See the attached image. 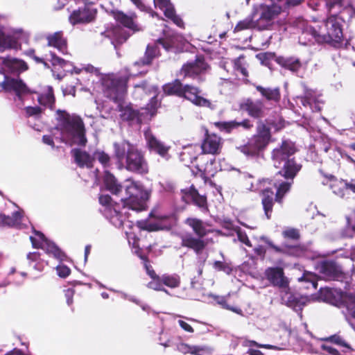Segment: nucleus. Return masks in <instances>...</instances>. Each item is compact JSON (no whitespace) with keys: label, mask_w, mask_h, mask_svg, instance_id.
<instances>
[{"label":"nucleus","mask_w":355,"mask_h":355,"mask_svg":"<svg viewBox=\"0 0 355 355\" xmlns=\"http://www.w3.org/2000/svg\"><path fill=\"white\" fill-rule=\"evenodd\" d=\"M128 78L116 75L107 76L102 79V84L105 88V96L118 103L119 110L121 112V117L123 120L130 121L131 123H139L143 121V115L146 114L152 117L156 112L159 106V102L157 99V88L154 86L147 87L145 83L135 86L134 95L136 98H139L143 94L148 92L153 94L150 103L144 109V112L141 114L131 107L126 106L123 107L122 102L126 95V83Z\"/></svg>","instance_id":"1"},{"label":"nucleus","mask_w":355,"mask_h":355,"mask_svg":"<svg viewBox=\"0 0 355 355\" xmlns=\"http://www.w3.org/2000/svg\"><path fill=\"white\" fill-rule=\"evenodd\" d=\"M294 144L290 141H282V145L275 148L272 153V160L275 168H282L279 173L286 179L291 180L296 176L301 169V165L297 164L293 158L291 157L295 153ZM293 181L282 182L279 184L275 183L277 189L275 200L281 203L284 195L291 189Z\"/></svg>","instance_id":"2"},{"label":"nucleus","mask_w":355,"mask_h":355,"mask_svg":"<svg viewBox=\"0 0 355 355\" xmlns=\"http://www.w3.org/2000/svg\"><path fill=\"white\" fill-rule=\"evenodd\" d=\"M104 183L107 189L116 196L123 189H125V196L121 199L123 208L128 207L137 211L146 209V202L150 198L151 191L144 189L139 182L128 179L122 186L112 174L105 171Z\"/></svg>","instance_id":"3"},{"label":"nucleus","mask_w":355,"mask_h":355,"mask_svg":"<svg viewBox=\"0 0 355 355\" xmlns=\"http://www.w3.org/2000/svg\"><path fill=\"white\" fill-rule=\"evenodd\" d=\"M114 152L120 168L140 174L148 172V166L144 153L126 140L114 144Z\"/></svg>","instance_id":"4"},{"label":"nucleus","mask_w":355,"mask_h":355,"mask_svg":"<svg viewBox=\"0 0 355 355\" xmlns=\"http://www.w3.org/2000/svg\"><path fill=\"white\" fill-rule=\"evenodd\" d=\"M58 128L62 139L69 145L85 146L87 141L85 128L82 119L64 111H57Z\"/></svg>","instance_id":"5"},{"label":"nucleus","mask_w":355,"mask_h":355,"mask_svg":"<svg viewBox=\"0 0 355 355\" xmlns=\"http://www.w3.org/2000/svg\"><path fill=\"white\" fill-rule=\"evenodd\" d=\"M265 275L273 286L282 289V292L284 293L282 295V300L286 306L295 311H300L306 304L308 302L306 297L295 295L288 292V282L284 275L282 268H268L265 271Z\"/></svg>","instance_id":"6"},{"label":"nucleus","mask_w":355,"mask_h":355,"mask_svg":"<svg viewBox=\"0 0 355 355\" xmlns=\"http://www.w3.org/2000/svg\"><path fill=\"white\" fill-rule=\"evenodd\" d=\"M185 224L189 226L198 238L191 234L182 236V245L194 250L199 254L207 245V243L202 239L211 230L206 228V223L197 218H188L185 220Z\"/></svg>","instance_id":"7"},{"label":"nucleus","mask_w":355,"mask_h":355,"mask_svg":"<svg viewBox=\"0 0 355 355\" xmlns=\"http://www.w3.org/2000/svg\"><path fill=\"white\" fill-rule=\"evenodd\" d=\"M29 34L21 28H14L9 26L5 19L0 16V52L7 50L17 49L20 42L27 43Z\"/></svg>","instance_id":"8"},{"label":"nucleus","mask_w":355,"mask_h":355,"mask_svg":"<svg viewBox=\"0 0 355 355\" xmlns=\"http://www.w3.org/2000/svg\"><path fill=\"white\" fill-rule=\"evenodd\" d=\"M342 23L338 17L333 13H329L327 20L323 21L322 25H318L319 31L318 42L334 44L341 42L343 37Z\"/></svg>","instance_id":"9"},{"label":"nucleus","mask_w":355,"mask_h":355,"mask_svg":"<svg viewBox=\"0 0 355 355\" xmlns=\"http://www.w3.org/2000/svg\"><path fill=\"white\" fill-rule=\"evenodd\" d=\"M279 13V8L261 3L253 6L250 15L255 24L256 29L265 30L272 26L274 19Z\"/></svg>","instance_id":"10"},{"label":"nucleus","mask_w":355,"mask_h":355,"mask_svg":"<svg viewBox=\"0 0 355 355\" xmlns=\"http://www.w3.org/2000/svg\"><path fill=\"white\" fill-rule=\"evenodd\" d=\"M180 37L179 36H173L171 38L168 39H159L155 45H148L146 52V59L142 62H136L133 67L130 69V76H137V74H141L144 73V70L139 71L138 73H135V69L137 67L142 65H148L150 63L152 59L158 55V48L159 46H162L166 51H168L172 50L174 48L177 47L176 42L179 40Z\"/></svg>","instance_id":"11"},{"label":"nucleus","mask_w":355,"mask_h":355,"mask_svg":"<svg viewBox=\"0 0 355 355\" xmlns=\"http://www.w3.org/2000/svg\"><path fill=\"white\" fill-rule=\"evenodd\" d=\"M245 180L243 182L244 187L247 190L253 191L259 189L262 192V205L266 216L268 218H270V214L273 206L274 192L269 188H263L266 184H270L268 180H263L259 183V187L255 188L253 182L251 181L252 178L251 175L245 176Z\"/></svg>","instance_id":"12"},{"label":"nucleus","mask_w":355,"mask_h":355,"mask_svg":"<svg viewBox=\"0 0 355 355\" xmlns=\"http://www.w3.org/2000/svg\"><path fill=\"white\" fill-rule=\"evenodd\" d=\"M35 236H30L33 248H41L60 261H63L65 259L64 253L54 243L48 240L42 233L35 231Z\"/></svg>","instance_id":"13"},{"label":"nucleus","mask_w":355,"mask_h":355,"mask_svg":"<svg viewBox=\"0 0 355 355\" xmlns=\"http://www.w3.org/2000/svg\"><path fill=\"white\" fill-rule=\"evenodd\" d=\"M326 6L329 12L338 17L342 22L355 15V10L347 0H327Z\"/></svg>","instance_id":"14"},{"label":"nucleus","mask_w":355,"mask_h":355,"mask_svg":"<svg viewBox=\"0 0 355 355\" xmlns=\"http://www.w3.org/2000/svg\"><path fill=\"white\" fill-rule=\"evenodd\" d=\"M295 26L298 30L299 42L302 45H308L318 42V36L319 31L318 25L313 26L309 25L307 21L303 19H297L295 21Z\"/></svg>","instance_id":"15"},{"label":"nucleus","mask_w":355,"mask_h":355,"mask_svg":"<svg viewBox=\"0 0 355 355\" xmlns=\"http://www.w3.org/2000/svg\"><path fill=\"white\" fill-rule=\"evenodd\" d=\"M317 270L327 280L343 281L345 276L340 266L334 261H322L318 264Z\"/></svg>","instance_id":"16"},{"label":"nucleus","mask_w":355,"mask_h":355,"mask_svg":"<svg viewBox=\"0 0 355 355\" xmlns=\"http://www.w3.org/2000/svg\"><path fill=\"white\" fill-rule=\"evenodd\" d=\"M200 90L198 88L189 85H185L182 87L180 96L189 100L197 106L214 109V106L212 103L208 99L200 96Z\"/></svg>","instance_id":"17"},{"label":"nucleus","mask_w":355,"mask_h":355,"mask_svg":"<svg viewBox=\"0 0 355 355\" xmlns=\"http://www.w3.org/2000/svg\"><path fill=\"white\" fill-rule=\"evenodd\" d=\"M328 182L333 193L340 198L348 197L350 193H355V184L352 182H347L334 177H331Z\"/></svg>","instance_id":"18"},{"label":"nucleus","mask_w":355,"mask_h":355,"mask_svg":"<svg viewBox=\"0 0 355 355\" xmlns=\"http://www.w3.org/2000/svg\"><path fill=\"white\" fill-rule=\"evenodd\" d=\"M223 139L215 134L207 135L201 144L204 154L218 155L223 148Z\"/></svg>","instance_id":"19"},{"label":"nucleus","mask_w":355,"mask_h":355,"mask_svg":"<svg viewBox=\"0 0 355 355\" xmlns=\"http://www.w3.org/2000/svg\"><path fill=\"white\" fill-rule=\"evenodd\" d=\"M1 85L5 90L14 91L19 98H21V95L31 92L25 83L18 78L5 76Z\"/></svg>","instance_id":"20"},{"label":"nucleus","mask_w":355,"mask_h":355,"mask_svg":"<svg viewBox=\"0 0 355 355\" xmlns=\"http://www.w3.org/2000/svg\"><path fill=\"white\" fill-rule=\"evenodd\" d=\"M144 137L148 148L155 151L160 156L166 157L169 150V146H166L161 141L158 140L152 133L150 129L144 132Z\"/></svg>","instance_id":"21"},{"label":"nucleus","mask_w":355,"mask_h":355,"mask_svg":"<svg viewBox=\"0 0 355 355\" xmlns=\"http://www.w3.org/2000/svg\"><path fill=\"white\" fill-rule=\"evenodd\" d=\"M270 135L268 128L260 123L257 127V135L252 141V145L256 150H261L265 148L269 142Z\"/></svg>","instance_id":"22"},{"label":"nucleus","mask_w":355,"mask_h":355,"mask_svg":"<svg viewBox=\"0 0 355 355\" xmlns=\"http://www.w3.org/2000/svg\"><path fill=\"white\" fill-rule=\"evenodd\" d=\"M320 96V94L313 90L309 89L305 92L304 96L297 97V99L304 107H310L312 111L316 112L320 111L321 109Z\"/></svg>","instance_id":"23"},{"label":"nucleus","mask_w":355,"mask_h":355,"mask_svg":"<svg viewBox=\"0 0 355 355\" xmlns=\"http://www.w3.org/2000/svg\"><path fill=\"white\" fill-rule=\"evenodd\" d=\"M166 218V216L151 214L149 220L139 222V227L150 232L162 230L164 227L162 222Z\"/></svg>","instance_id":"24"},{"label":"nucleus","mask_w":355,"mask_h":355,"mask_svg":"<svg viewBox=\"0 0 355 355\" xmlns=\"http://www.w3.org/2000/svg\"><path fill=\"white\" fill-rule=\"evenodd\" d=\"M241 108L247 112L248 114L254 118H259L262 116L263 104L261 101L245 100L241 105Z\"/></svg>","instance_id":"25"},{"label":"nucleus","mask_w":355,"mask_h":355,"mask_svg":"<svg viewBox=\"0 0 355 355\" xmlns=\"http://www.w3.org/2000/svg\"><path fill=\"white\" fill-rule=\"evenodd\" d=\"M83 7H79L69 16V22L73 25L86 24L89 22V7L88 3L85 2L83 3Z\"/></svg>","instance_id":"26"},{"label":"nucleus","mask_w":355,"mask_h":355,"mask_svg":"<svg viewBox=\"0 0 355 355\" xmlns=\"http://www.w3.org/2000/svg\"><path fill=\"white\" fill-rule=\"evenodd\" d=\"M119 205L113 206V207L105 208V215L110 221L116 227L123 226L126 221V217L119 210Z\"/></svg>","instance_id":"27"},{"label":"nucleus","mask_w":355,"mask_h":355,"mask_svg":"<svg viewBox=\"0 0 355 355\" xmlns=\"http://www.w3.org/2000/svg\"><path fill=\"white\" fill-rule=\"evenodd\" d=\"M48 45L57 49L63 54L67 53V40L63 37L62 31H58L47 35Z\"/></svg>","instance_id":"28"},{"label":"nucleus","mask_w":355,"mask_h":355,"mask_svg":"<svg viewBox=\"0 0 355 355\" xmlns=\"http://www.w3.org/2000/svg\"><path fill=\"white\" fill-rule=\"evenodd\" d=\"M207 64L202 59H197L195 62L184 64L181 69V74L184 76H192L206 70Z\"/></svg>","instance_id":"29"},{"label":"nucleus","mask_w":355,"mask_h":355,"mask_svg":"<svg viewBox=\"0 0 355 355\" xmlns=\"http://www.w3.org/2000/svg\"><path fill=\"white\" fill-rule=\"evenodd\" d=\"M0 64L12 72H21L28 69L26 63L19 59L10 57L0 58Z\"/></svg>","instance_id":"30"},{"label":"nucleus","mask_w":355,"mask_h":355,"mask_svg":"<svg viewBox=\"0 0 355 355\" xmlns=\"http://www.w3.org/2000/svg\"><path fill=\"white\" fill-rule=\"evenodd\" d=\"M114 18L133 32L139 31L141 28L135 21V15L128 16L122 12L116 11L113 12Z\"/></svg>","instance_id":"31"},{"label":"nucleus","mask_w":355,"mask_h":355,"mask_svg":"<svg viewBox=\"0 0 355 355\" xmlns=\"http://www.w3.org/2000/svg\"><path fill=\"white\" fill-rule=\"evenodd\" d=\"M22 220L23 216L19 211L14 212L12 216L0 214V225L1 226L21 228Z\"/></svg>","instance_id":"32"},{"label":"nucleus","mask_w":355,"mask_h":355,"mask_svg":"<svg viewBox=\"0 0 355 355\" xmlns=\"http://www.w3.org/2000/svg\"><path fill=\"white\" fill-rule=\"evenodd\" d=\"M51 58L50 60H51L52 64L54 67H56V66L61 67L62 68H63L64 71H69V72L70 71L71 73L75 72L76 73H80V72H82L83 71H85L86 73H87V71H88V69L87 67H85L84 69H78L76 67H74L72 66V64L70 62H67V61L64 60L63 59L58 57L54 53H51Z\"/></svg>","instance_id":"33"},{"label":"nucleus","mask_w":355,"mask_h":355,"mask_svg":"<svg viewBox=\"0 0 355 355\" xmlns=\"http://www.w3.org/2000/svg\"><path fill=\"white\" fill-rule=\"evenodd\" d=\"M214 125L220 130L225 131L227 132H230L232 129L236 128L240 125H242L246 129H248L252 126L249 120H245L241 123H237L234 121H220L214 123Z\"/></svg>","instance_id":"34"},{"label":"nucleus","mask_w":355,"mask_h":355,"mask_svg":"<svg viewBox=\"0 0 355 355\" xmlns=\"http://www.w3.org/2000/svg\"><path fill=\"white\" fill-rule=\"evenodd\" d=\"M185 193L188 195L193 203L202 209V211L208 210L206 197L205 196L200 195L198 191L193 187H191Z\"/></svg>","instance_id":"35"},{"label":"nucleus","mask_w":355,"mask_h":355,"mask_svg":"<svg viewBox=\"0 0 355 355\" xmlns=\"http://www.w3.org/2000/svg\"><path fill=\"white\" fill-rule=\"evenodd\" d=\"M344 302L347 311V319L355 330V297L352 295L345 296Z\"/></svg>","instance_id":"36"},{"label":"nucleus","mask_w":355,"mask_h":355,"mask_svg":"<svg viewBox=\"0 0 355 355\" xmlns=\"http://www.w3.org/2000/svg\"><path fill=\"white\" fill-rule=\"evenodd\" d=\"M38 101L40 105L52 109L55 102L52 87L46 86L44 92L39 95Z\"/></svg>","instance_id":"37"},{"label":"nucleus","mask_w":355,"mask_h":355,"mask_svg":"<svg viewBox=\"0 0 355 355\" xmlns=\"http://www.w3.org/2000/svg\"><path fill=\"white\" fill-rule=\"evenodd\" d=\"M256 89L260 92L261 95L268 101L277 102L280 99L279 89L263 87L260 85L256 86Z\"/></svg>","instance_id":"38"},{"label":"nucleus","mask_w":355,"mask_h":355,"mask_svg":"<svg viewBox=\"0 0 355 355\" xmlns=\"http://www.w3.org/2000/svg\"><path fill=\"white\" fill-rule=\"evenodd\" d=\"M71 153L75 162L80 168L89 167V154L85 150L73 148Z\"/></svg>","instance_id":"39"},{"label":"nucleus","mask_w":355,"mask_h":355,"mask_svg":"<svg viewBox=\"0 0 355 355\" xmlns=\"http://www.w3.org/2000/svg\"><path fill=\"white\" fill-rule=\"evenodd\" d=\"M178 349L181 353L186 354H191L194 355H205L200 354V352H204L205 354H209L210 351L207 347H201L197 345H189L186 343H181L178 346Z\"/></svg>","instance_id":"40"},{"label":"nucleus","mask_w":355,"mask_h":355,"mask_svg":"<svg viewBox=\"0 0 355 355\" xmlns=\"http://www.w3.org/2000/svg\"><path fill=\"white\" fill-rule=\"evenodd\" d=\"M276 60L282 67L293 72L298 71L301 67V63L297 58L279 57Z\"/></svg>","instance_id":"41"},{"label":"nucleus","mask_w":355,"mask_h":355,"mask_svg":"<svg viewBox=\"0 0 355 355\" xmlns=\"http://www.w3.org/2000/svg\"><path fill=\"white\" fill-rule=\"evenodd\" d=\"M248 29H256L255 24L250 15L237 23L234 28V32H239Z\"/></svg>","instance_id":"42"},{"label":"nucleus","mask_w":355,"mask_h":355,"mask_svg":"<svg viewBox=\"0 0 355 355\" xmlns=\"http://www.w3.org/2000/svg\"><path fill=\"white\" fill-rule=\"evenodd\" d=\"M182 87L183 85L180 81L175 80L171 83L165 85L163 89L164 92L167 94H176L178 96H180Z\"/></svg>","instance_id":"43"},{"label":"nucleus","mask_w":355,"mask_h":355,"mask_svg":"<svg viewBox=\"0 0 355 355\" xmlns=\"http://www.w3.org/2000/svg\"><path fill=\"white\" fill-rule=\"evenodd\" d=\"M164 15L168 19H171L172 21L176 24L179 27L184 26V22L182 19L176 15L174 8L170 6L167 5L164 8Z\"/></svg>","instance_id":"44"},{"label":"nucleus","mask_w":355,"mask_h":355,"mask_svg":"<svg viewBox=\"0 0 355 355\" xmlns=\"http://www.w3.org/2000/svg\"><path fill=\"white\" fill-rule=\"evenodd\" d=\"M111 35L113 37L111 42L113 44V40H115L118 43H122L128 38V36L124 34L123 31L120 27H116L112 31H107V36L110 37Z\"/></svg>","instance_id":"45"},{"label":"nucleus","mask_w":355,"mask_h":355,"mask_svg":"<svg viewBox=\"0 0 355 355\" xmlns=\"http://www.w3.org/2000/svg\"><path fill=\"white\" fill-rule=\"evenodd\" d=\"M163 285L174 288L180 286V279L178 275H162Z\"/></svg>","instance_id":"46"},{"label":"nucleus","mask_w":355,"mask_h":355,"mask_svg":"<svg viewBox=\"0 0 355 355\" xmlns=\"http://www.w3.org/2000/svg\"><path fill=\"white\" fill-rule=\"evenodd\" d=\"M211 296L216 301L217 304L220 305L223 308L227 309V310H230V311H232L237 314H239V315L243 314L241 309L236 308V307H233V306L228 305L227 304L225 297L217 296V295H211Z\"/></svg>","instance_id":"47"},{"label":"nucleus","mask_w":355,"mask_h":355,"mask_svg":"<svg viewBox=\"0 0 355 355\" xmlns=\"http://www.w3.org/2000/svg\"><path fill=\"white\" fill-rule=\"evenodd\" d=\"M151 279L152 280L147 284L148 288L155 291H164L166 293H168L167 290L163 287L162 276H157Z\"/></svg>","instance_id":"48"},{"label":"nucleus","mask_w":355,"mask_h":355,"mask_svg":"<svg viewBox=\"0 0 355 355\" xmlns=\"http://www.w3.org/2000/svg\"><path fill=\"white\" fill-rule=\"evenodd\" d=\"M233 62L235 70L240 71L243 76H248V71L245 67L246 63L243 56L235 59Z\"/></svg>","instance_id":"49"},{"label":"nucleus","mask_w":355,"mask_h":355,"mask_svg":"<svg viewBox=\"0 0 355 355\" xmlns=\"http://www.w3.org/2000/svg\"><path fill=\"white\" fill-rule=\"evenodd\" d=\"M299 281L301 282V281H304V282H309L310 283V284L311 285V286L316 289L317 288V286H318V283H317V281H318V277L316 276V275H315L314 273L313 272H305L303 275V276L300 278H299Z\"/></svg>","instance_id":"50"},{"label":"nucleus","mask_w":355,"mask_h":355,"mask_svg":"<svg viewBox=\"0 0 355 355\" xmlns=\"http://www.w3.org/2000/svg\"><path fill=\"white\" fill-rule=\"evenodd\" d=\"M93 160H98L101 164L105 166L110 161V157L104 152L96 151L93 154Z\"/></svg>","instance_id":"51"},{"label":"nucleus","mask_w":355,"mask_h":355,"mask_svg":"<svg viewBox=\"0 0 355 355\" xmlns=\"http://www.w3.org/2000/svg\"><path fill=\"white\" fill-rule=\"evenodd\" d=\"M25 112L27 116L28 117H35L37 118L40 116L42 110L40 107L35 106V107H26L25 108Z\"/></svg>","instance_id":"52"},{"label":"nucleus","mask_w":355,"mask_h":355,"mask_svg":"<svg viewBox=\"0 0 355 355\" xmlns=\"http://www.w3.org/2000/svg\"><path fill=\"white\" fill-rule=\"evenodd\" d=\"M284 237L288 238L291 239H298L300 237V234L297 230L294 228H289L284 230L282 232Z\"/></svg>","instance_id":"53"},{"label":"nucleus","mask_w":355,"mask_h":355,"mask_svg":"<svg viewBox=\"0 0 355 355\" xmlns=\"http://www.w3.org/2000/svg\"><path fill=\"white\" fill-rule=\"evenodd\" d=\"M236 234H237L238 239L239 241L244 243L245 245H246L248 247H252L251 242L249 240L248 236L245 232H243L241 230H239L236 232Z\"/></svg>","instance_id":"54"},{"label":"nucleus","mask_w":355,"mask_h":355,"mask_svg":"<svg viewBox=\"0 0 355 355\" xmlns=\"http://www.w3.org/2000/svg\"><path fill=\"white\" fill-rule=\"evenodd\" d=\"M56 270H57L58 275L60 277H63V278L67 277L70 273V269L67 266H66L65 265L62 264V263L57 266Z\"/></svg>","instance_id":"55"},{"label":"nucleus","mask_w":355,"mask_h":355,"mask_svg":"<svg viewBox=\"0 0 355 355\" xmlns=\"http://www.w3.org/2000/svg\"><path fill=\"white\" fill-rule=\"evenodd\" d=\"M328 340L339 346L349 348L348 344L339 336L334 335L329 337Z\"/></svg>","instance_id":"56"},{"label":"nucleus","mask_w":355,"mask_h":355,"mask_svg":"<svg viewBox=\"0 0 355 355\" xmlns=\"http://www.w3.org/2000/svg\"><path fill=\"white\" fill-rule=\"evenodd\" d=\"M245 346H257L261 348H265L268 349H277V347L272 345H264V344H259L256 341L254 340H248L245 343Z\"/></svg>","instance_id":"57"},{"label":"nucleus","mask_w":355,"mask_h":355,"mask_svg":"<svg viewBox=\"0 0 355 355\" xmlns=\"http://www.w3.org/2000/svg\"><path fill=\"white\" fill-rule=\"evenodd\" d=\"M321 347L326 352L327 355H339L338 351L328 344H323Z\"/></svg>","instance_id":"58"},{"label":"nucleus","mask_w":355,"mask_h":355,"mask_svg":"<svg viewBox=\"0 0 355 355\" xmlns=\"http://www.w3.org/2000/svg\"><path fill=\"white\" fill-rule=\"evenodd\" d=\"M286 252L288 254L296 257H300L303 254V249L300 246H295L293 248H289Z\"/></svg>","instance_id":"59"},{"label":"nucleus","mask_w":355,"mask_h":355,"mask_svg":"<svg viewBox=\"0 0 355 355\" xmlns=\"http://www.w3.org/2000/svg\"><path fill=\"white\" fill-rule=\"evenodd\" d=\"M100 203L107 207H113L111 205L112 199L108 195H103L99 198Z\"/></svg>","instance_id":"60"},{"label":"nucleus","mask_w":355,"mask_h":355,"mask_svg":"<svg viewBox=\"0 0 355 355\" xmlns=\"http://www.w3.org/2000/svg\"><path fill=\"white\" fill-rule=\"evenodd\" d=\"M64 291V295L67 298V303L68 305H71L73 302L72 298L74 295V291L72 288H67Z\"/></svg>","instance_id":"61"},{"label":"nucleus","mask_w":355,"mask_h":355,"mask_svg":"<svg viewBox=\"0 0 355 355\" xmlns=\"http://www.w3.org/2000/svg\"><path fill=\"white\" fill-rule=\"evenodd\" d=\"M261 239L262 241H263L264 242H266V243H267V244H268L270 248H272L275 252H283V250H282L280 248H279V247H277V246L275 245H274V244H273V243H272L270 240H268L267 238H266V237H264V236H262V237H261Z\"/></svg>","instance_id":"62"},{"label":"nucleus","mask_w":355,"mask_h":355,"mask_svg":"<svg viewBox=\"0 0 355 355\" xmlns=\"http://www.w3.org/2000/svg\"><path fill=\"white\" fill-rule=\"evenodd\" d=\"M178 323L180 324V326L186 331H188V332H193V328L191 327V325H189L188 323H187L186 322L183 321V320H179L178 321Z\"/></svg>","instance_id":"63"},{"label":"nucleus","mask_w":355,"mask_h":355,"mask_svg":"<svg viewBox=\"0 0 355 355\" xmlns=\"http://www.w3.org/2000/svg\"><path fill=\"white\" fill-rule=\"evenodd\" d=\"M155 7H158L160 9H164L167 5H168L166 0H154Z\"/></svg>","instance_id":"64"}]
</instances>
